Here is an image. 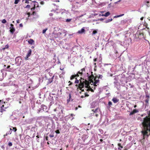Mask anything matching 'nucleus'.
<instances>
[{"mask_svg": "<svg viewBox=\"0 0 150 150\" xmlns=\"http://www.w3.org/2000/svg\"><path fill=\"white\" fill-rule=\"evenodd\" d=\"M85 31V29L83 28L81 30L78 31V33L79 34H81L84 32Z\"/></svg>", "mask_w": 150, "mask_h": 150, "instance_id": "obj_14", "label": "nucleus"}, {"mask_svg": "<svg viewBox=\"0 0 150 150\" xmlns=\"http://www.w3.org/2000/svg\"><path fill=\"white\" fill-rule=\"evenodd\" d=\"M76 80L75 82V83H79V80H78L76 78H75Z\"/></svg>", "mask_w": 150, "mask_h": 150, "instance_id": "obj_25", "label": "nucleus"}, {"mask_svg": "<svg viewBox=\"0 0 150 150\" xmlns=\"http://www.w3.org/2000/svg\"><path fill=\"white\" fill-rule=\"evenodd\" d=\"M91 74L89 76L88 73H87V76L88 80L86 79H84V78L85 77H81L79 80L80 83L79 84H76L75 86L77 87V89L79 88L80 90L81 89V88L84 87V86L88 89L86 90L87 91H90L92 92H94L93 89H92L91 87L89 86V84L91 82H93V79L94 78V75L93 74V72H91Z\"/></svg>", "mask_w": 150, "mask_h": 150, "instance_id": "obj_1", "label": "nucleus"}, {"mask_svg": "<svg viewBox=\"0 0 150 150\" xmlns=\"http://www.w3.org/2000/svg\"><path fill=\"white\" fill-rule=\"evenodd\" d=\"M136 107H137V105H134V108H136Z\"/></svg>", "mask_w": 150, "mask_h": 150, "instance_id": "obj_64", "label": "nucleus"}, {"mask_svg": "<svg viewBox=\"0 0 150 150\" xmlns=\"http://www.w3.org/2000/svg\"><path fill=\"white\" fill-rule=\"evenodd\" d=\"M10 28L11 29L10 30V32L11 33L13 34L15 30V29L14 28V27Z\"/></svg>", "mask_w": 150, "mask_h": 150, "instance_id": "obj_16", "label": "nucleus"}, {"mask_svg": "<svg viewBox=\"0 0 150 150\" xmlns=\"http://www.w3.org/2000/svg\"><path fill=\"white\" fill-rule=\"evenodd\" d=\"M117 145L118 146H119V147L122 146L121 144L120 143H118Z\"/></svg>", "mask_w": 150, "mask_h": 150, "instance_id": "obj_48", "label": "nucleus"}, {"mask_svg": "<svg viewBox=\"0 0 150 150\" xmlns=\"http://www.w3.org/2000/svg\"><path fill=\"white\" fill-rule=\"evenodd\" d=\"M75 78H76V77L75 76V75H72L71 76L70 79L71 80H72L74 78L75 79Z\"/></svg>", "mask_w": 150, "mask_h": 150, "instance_id": "obj_23", "label": "nucleus"}, {"mask_svg": "<svg viewBox=\"0 0 150 150\" xmlns=\"http://www.w3.org/2000/svg\"><path fill=\"white\" fill-rule=\"evenodd\" d=\"M40 4L41 5H43L44 4V2L43 1H42L40 2Z\"/></svg>", "mask_w": 150, "mask_h": 150, "instance_id": "obj_44", "label": "nucleus"}, {"mask_svg": "<svg viewBox=\"0 0 150 150\" xmlns=\"http://www.w3.org/2000/svg\"><path fill=\"white\" fill-rule=\"evenodd\" d=\"M142 124L144 126L147 127H149V129L147 128H146V130L142 131V133L144 136H148L147 131H149L150 132V117L148 116H146L145 117L144 119V121L143 122Z\"/></svg>", "mask_w": 150, "mask_h": 150, "instance_id": "obj_2", "label": "nucleus"}, {"mask_svg": "<svg viewBox=\"0 0 150 150\" xmlns=\"http://www.w3.org/2000/svg\"><path fill=\"white\" fill-rule=\"evenodd\" d=\"M93 82H91L93 83V84H91V85L92 86L93 85L94 86V87H93V86H90L91 87V88L92 89V88H93L94 90H95L96 89V87L97 86V85H96V84H95V83L93 82Z\"/></svg>", "mask_w": 150, "mask_h": 150, "instance_id": "obj_11", "label": "nucleus"}, {"mask_svg": "<svg viewBox=\"0 0 150 150\" xmlns=\"http://www.w3.org/2000/svg\"><path fill=\"white\" fill-rule=\"evenodd\" d=\"M112 20V18L111 19L107 20L104 21V22L105 23H107L111 21Z\"/></svg>", "mask_w": 150, "mask_h": 150, "instance_id": "obj_18", "label": "nucleus"}, {"mask_svg": "<svg viewBox=\"0 0 150 150\" xmlns=\"http://www.w3.org/2000/svg\"><path fill=\"white\" fill-rule=\"evenodd\" d=\"M8 47V45H6L5 46V47H4L2 48V50H5L6 49H7Z\"/></svg>", "mask_w": 150, "mask_h": 150, "instance_id": "obj_27", "label": "nucleus"}, {"mask_svg": "<svg viewBox=\"0 0 150 150\" xmlns=\"http://www.w3.org/2000/svg\"><path fill=\"white\" fill-rule=\"evenodd\" d=\"M6 103H7V102H2V103H4V104L0 108V112H2L4 111H5V109L8 107V106L4 107L5 105L4 104H5Z\"/></svg>", "mask_w": 150, "mask_h": 150, "instance_id": "obj_4", "label": "nucleus"}, {"mask_svg": "<svg viewBox=\"0 0 150 150\" xmlns=\"http://www.w3.org/2000/svg\"><path fill=\"white\" fill-rule=\"evenodd\" d=\"M28 42L29 44L32 45L34 42V40L33 39H30L28 41Z\"/></svg>", "mask_w": 150, "mask_h": 150, "instance_id": "obj_17", "label": "nucleus"}, {"mask_svg": "<svg viewBox=\"0 0 150 150\" xmlns=\"http://www.w3.org/2000/svg\"><path fill=\"white\" fill-rule=\"evenodd\" d=\"M30 6L29 5H27L25 7V8H30Z\"/></svg>", "mask_w": 150, "mask_h": 150, "instance_id": "obj_36", "label": "nucleus"}, {"mask_svg": "<svg viewBox=\"0 0 150 150\" xmlns=\"http://www.w3.org/2000/svg\"><path fill=\"white\" fill-rule=\"evenodd\" d=\"M20 1V0H15L14 4H18Z\"/></svg>", "mask_w": 150, "mask_h": 150, "instance_id": "obj_24", "label": "nucleus"}, {"mask_svg": "<svg viewBox=\"0 0 150 150\" xmlns=\"http://www.w3.org/2000/svg\"><path fill=\"white\" fill-rule=\"evenodd\" d=\"M88 137L87 136V135L86 134H83L82 137V140L84 141Z\"/></svg>", "mask_w": 150, "mask_h": 150, "instance_id": "obj_13", "label": "nucleus"}, {"mask_svg": "<svg viewBox=\"0 0 150 150\" xmlns=\"http://www.w3.org/2000/svg\"><path fill=\"white\" fill-rule=\"evenodd\" d=\"M41 108H42V110L43 111H44V109H45V108H46V106H45V105H41Z\"/></svg>", "mask_w": 150, "mask_h": 150, "instance_id": "obj_21", "label": "nucleus"}, {"mask_svg": "<svg viewBox=\"0 0 150 150\" xmlns=\"http://www.w3.org/2000/svg\"><path fill=\"white\" fill-rule=\"evenodd\" d=\"M133 112H134V113L138 112V111L136 109H134L133 110Z\"/></svg>", "mask_w": 150, "mask_h": 150, "instance_id": "obj_28", "label": "nucleus"}, {"mask_svg": "<svg viewBox=\"0 0 150 150\" xmlns=\"http://www.w3.org/2000/svg\"><path fill=\"white\" fill-rule=\"evenodd\" d=\"M93 61L94 62H96L97 61V58L94 59H93Z\"/></svg>", "mask_w": 150, "mask_h": 150, "instance_id": "obj_53", "label": "nucleus"}, {"mask_svg": "<svg viewBox=\"0 0 150 150\" xmlns=\"http://www.w3.org/2000/svg\"><path fill=\"white\" fill-rule=\"evenodd\" d=\"M55 132L57 134H59L60 132L59 130L57 129L55 131Z\"/></svg>", "mask_w": 150, "mask_h": 150, "instance_id": "obj_34", "label": "nucleus"}, {"mask_svg": "<svg viewBox=\"0 0 150 150\" xmlns=\"http://www.w3.org/2000/svg\"><path fill=\"white\" fill-rule=\"evenodd\" d=\"M49 136L50 137H54V135L52 134H50L49 135Z\"/></svg>", "mask_w": 150, "mask_h": 150, "instance_id": "obj_43", "label": "nucleus"}, {"mask_svg": "<svg viewBox=\"0 0 150 150\" xmlns=\"http://www.w3.org/2000/svg\"><path fill=\"white\" fill-rule=\"evenodd\" d=\"M16 22L17 23H19V20H16Z\"/></svg>", "mask_w": 150, "mask_h": 150, "instance_id": "obj_52", "label": "nucleus"}, {"mask_svg": "<svg viewBox=\"0 0 150 150\" xmlns=\"http://www.w3.org/2000/svg\"><path fill=\"white\" fill-rule=\"evenodd\" d=\"M8 145L9 146H11L12 145V143L11 142H10L8 143Z\"/></svg>", "mask_w": 150, "mask_h": 150, "instance_id": "obj_37", "label": "nucleus"}, {"mask_svg": "<svg viewBox=\"0 0 150 150\" xmlns=\"http://www.w3.org/2000/svg\"><path fill=\"white\" fill-rule=\"evenodd\" d=\"M10 25L11 26V28H12V27H14L13 25V24H11Z\"/></svg>", "mask_w": 150, "mask_h": 150, "instance_id": "obj_50", "label": "nucleus"}, {"mask_svg": "<svg viewBox=\"0 0 150 150\" xmlns=\"http://www.w3.org/2000/svg\"><path fill=\"white\" fill-rule=\"evenodd\" d=\"M32 50L31 49L29 50L27 54L25 57V59L26 60H28V58L30 56L31 54Z\"/></svg>", "mask_w": 150, "mask_h": 150, "instance_id": "obj_7", "label": "nucleus"}, {"mask_svg": "<svg viewBox=\"0 0 150 150\" xmlns=\"http://www.w3.org/2000/svg\"><path fill=\"white\" fill-rule=\"evenodd\" d=\"M87 1V0H82L83 2H86Z\"/></svg>", "mask_w": 150, "mask_h": 150, "instance_id": "obj_54", "label": "nucleus"}, {"mask_svg": "<svg viewBox=\"0 0 150 150\" xmlns=\"http://www.w3.org/2000/svg\"><path fill=\"white\" fill-rule=\"evenodd\" d=\"M71 21V19H67L66 20V22H69Z\"/></svg>", "mask_w": 150, "mask_h": 150, "instance_id": "obj_32", "label": "nucleus"}, {"mask_svg": "<svg viewBox=\"0 0 150 150\" xmlns=\"http://www.w3.org/2000/svg\"><path fill=\"white\" fill-rule=\"evenodd\" d=\"M124 15V14H121V15H119L115 16H114L113 18H118V17H119L123 16Z\"/></svg>", "mask_w": 150, "mask_h": 150, "instance_id": "obj_20", "label": "nucleus"}, {"mask_svg": "<svg viewBox=\"0 0 150 150\" xmlns=\"http://www.w3.org/2000/svg\"><path fill=\"white\" fill-rule=\"evenodd\" d=\"M134 114V112H133V111H131L129 113V115H133Z\"/></svg>", "mask_w": 150, "mask_h": 150, "instance_id": "obj_33", "label": "nucleus"}, {"mask_svg": "<svg viewBox=\"0 0 150 150\" xmlns=\"http://www.w3.org/2000/svg\"><path fill=\"white\" fill-rule=\"evenodd\" d=\"M13 130H14V131L15 132H16L17 130V128H16V127H13Z\"/></svg>", "mask_w": 150, "mask_h": 150, "instance_id": "obj_31", "label": "nucleus"}, {"mask_svg": "<svg viewBox=\"0 0 150 150\" xmlns=\"http://www.w3.org/2000/svg\"><path fill=\"white\" fill-rule=\"evenodd\" d=\"M98 114H96L95 115V116H96V117H97L98 116Z\"/></svg>", "mask_w": 150, "mask_h": 150, "instance_id": "obj_58", "label": "nucleus"}, {"mask_svg": "<svg viewBox=\"0 0 150 150\" xmlns=\"http://www.w3.org/2000/svg\"><path fill=\"white\" fill-rule=\"evenodd\" d=\"M110 15V12L109 11H108L106 13L104 14H103L102 15H101V16H104L105 17H107L109 16ZM100 16H101L100 14Z\"/></svg>", "mask_w": 150, "mask_h": 150, "instance_id": "obj_9", "label": "nucleus"}, {"mask_svg": "<svg viewBox=\"0 0 150 150\" xmlns=\"http://www.w3.org/2000/svg\"><path fill=\"white\" fill-rule=\"evenodd\" d=\"M36 137L38 138H39L40 137L38 135Z\"/></svg>", "mask_w": 150, "mask_h": 150, "instance_id": "obj_63", "label": "nucleus"}, {"mask_svg": "<svg viewBox=\"0 0 150 150\" xmlns=\"http://www.w3.org/2000/svg\"><path fill=\"white\" fill-rule=\"evenodd\" d=\"M54 77V76H53L52 77V78H51L50 79H49V83H50L52 82L53 79Z\"/></svg>", "mask_w": 150, "mask_h": 150, "instance_id": "obj_22", "label": "nucleus"}, {"mask_svg": "<svg viewBox=\"0 0 150 150\" xmlns=\"http://www.w3.org/2000/svg\"><path fill=\"white\" fill-rule=\"evenodd\" d=\"M8 134H9V133H8V132H7L4 135V136L5 137L6 136H7L8 135Z\"/></svg>", "mask_w": 150, "mask_h": 150, "instance_id": "obj_46", "label": "nucleus"}, {"mask_svg": "<svg viewBox=\"0 0 150 150\" xmlns=\"http://www.w3.org/2000/svg\"><path fill=\"white\" fill-rule=\"evenodd\" d=\"M69 83H70L69 84V86H70L72 84V83L70 81H69L68 82Z\"/></svg>", "mask_w": 150, "mask_h": 150, "instance_id": "obj_45", "label": "nucleus"}, {"mask_svg": "<svg viewBox=\"0 0 150 150\" xmlns=\"http://www.w3.org/2000/svg\"><path fill=\"white\" fill-rule=\"evenodd\" d=\"M74 115L73 114H71V116L72 117H73Z\"/></svg>", "mask_w": 150, "mask_h": 150, "instance_id": "obj_55", "label": "nucleus"}, {"mask_svg": "<svg viewBox=\"0 0 150 150\" xmlns=\"http://www.w3.org/2000/svg\"><path fill=\"white\" fill-rule=\"evenodd\" d=\"M80 90H81V92H83L84 91V89H82V88H81V89Z\"/></svg>", "mask_w": 150, "mask_h": 150, "instance_id": "obj_57", "label": "nucleus"}, {"mask_svg": "<svg viewBox=\"0 0 150 150\" xmlns=\"http://www.w3.org/2000/svg\"><path fill=\"white\" fill-rule=\"evenodd\" d=\"M33 7L31 8V10L32 11L34 10L36 8L38 7H39L38 3L36 1H33Z\"/></svg>", "mask_w": 150, "mask_h": 150, "instance_id": "obj_5", "label": "nucleus"}, {"mask_svg": "<svg viewBox=\"0 0 150 150\" xmlns=\"http://www.w3.org/2000/svg\"><path fill=\"white\" fill-rule=\"evenodd\" d=\"M52 10L51 11H56L58 9V7L54 4H53L52 6Z\"/></svg>", "mask_w": 150, "mask_h": 150, "instance_id": "obj_6", "label": "nucleus"}, {"mask_svg": "<svg viewBox=\"0 0 150 150\" xmlns=\"http://www.w3.org/2000/svg\"><path fill=\"white\" fill-rule=\"evenodd\" d=\"M112 100L114 103H116L119 101V100L116 98L114 97L113 98Z\"/></svg>", "mask_w": 150, "mask_h": 150, "instance_id": "obj_12", "label": "nucleus"}, {"mask_svg": "<svg viewBox=\"0 0 150 150\" xmlns=\"http://www.w3.org/2000/svg\"><path fill=\"white\" fill-rule=\"evenodd\" d=\"M98 108H97L96 109H93L92 110L93 112H97V111L98 110Z\"/></svg>", "mask_w": 150, "mask_h": 150, "instance_id": "obj_30", "label": "nucleus"}, {"mask_svg": "<svg viewBox=\"0 0 150 150\" xmlns=\"http://www.w3.org/2000/svg\"><path fill=\"white\" fill-rule=\"evenodd\" d=\"M97 33V31L96 30H94L93 31L92 33V35H94Z\"/></svg>", "mask_w": 150, "mask_h": 150, "instance_id": "obj_26", "label": "nucleus"}, {"mask_svg": "<svg viewBox=\"0 0 150 150\" xmlns=\"http://www.w3.org/2000/svg\"><path fill=\"white\" fill-rule=\"evenodd\" d=\"M10 65H8L7 66V68H10Z\"/></svg>", "mask_w": 150, "mask_h": 150, "instance_id": "obj_56", "label": "nucleus"}, {"mask_svg": "<svg viewBox=\"0 0 150 150\" xmlns=\"http://www.w3.org/2000/svg\"><path fill=\"white\" fill-rule=\"evenodd\" d=\"M97 77V76L95 77L94 76V78L93 79V80H94L95 81L94 82L95 83V84H97L100 81L99 79H96Z\"/></svg>", "mask_w": 150, "mask_h": 150, "instance_id": "obj_8", "label": "nucleus"}, {"mask_svg": "<svg viewBox=\"0 0 150 150\" xmlns=\"http://www.w3.org/2000/svg\"><path fill=\"white\" fill-rule=\"evenodd\" d=\"M48 137L47 136H46L45 138L46 140L47 141L48 140Z\"/></svg>", "mask_w": 150, "mask_h": 150, "instance_id": "obj_51", "label": "nucleus"}, {"mask_svg": "<svg viewBox=\"0 0 150 150\" xmlns=\"http://www.w3.org/2000/svg\"><path fill=\"white\" fill-rule=\"evenodd\" d=\"M85 96L84 97H88L89 96V95L87 94V93H85Z\"/></svg>", "mask_w": 150, "mask_h": 150, "instance_id": "obj_35", "label": "nucleus"}, {"mask_svg": "<svg viewBox=\"0 0 150 150\" xmlns=\"http://www.w3.org/2000/svg\"><path fill=\"white\" fill-rule=\"evenodd\" d=\"M12 129L11 128H10V131L9 132V134H11L12 133Z\"/></svg>", "mask_w": 150, "mask_h": 150, "instance_id": "obj_40", "label": "nucleus"}, {"mask_svg": "<svg viewBox=\"0 0 150 150\" xmlns=\"http://www.w3.org/2000/svg\"><path fill=\"white\" fill-rule=\"evenodd\" d=\"M148 100H146L145 101V102H146V103H147V102H148Z\"/></svg>", "mask_w": 150, "mask_h": 150, "instance_id": "obj_62", "label": "nucleus"}, {"mask_svg": "<svg viewBox=\"0 0 150 150\" xmlns=\"http://www.w3.org/2000/svg\"><path fill=\"white\" fill-rule=\"evenodd\" d=\"M103 76L102 75H99V77H98V79H99V78H101Z\"/></svg>", "mask_w": 150, "mask_h": 150, "instance_id": "obj_42", "label": "nucleus"}, {"mask_svg": "<svg viewBox=\"0 0 150 150\" xmlns=\"http://www.w3.org/2000/svg\"><path fill=\"white\" fill-rule=\"evenodd\" d=\"M85 68H83L81 70L79 71L77 74H74L75 76L76 77L79 76V74H80V76H82V75L85 74Z\"/></svg>", "mask_w": 150, "mask_h": 150, "instance_id": "obj_3", "label": "nucleus"}, {"mask_svg": "<svg viewBox=\"0 0 150 150\" xmlns=\"http://www.w3.org/2000/svg\"><path fill=\"white\" fill-rule=\"evenodd\" d=\"M41 108H40L38 110L37 113H39L40 112V111H41Z\"/></svg>", "mask_w": 150, "mask_h": 150, "instance_id": "obj_39", "label": "nucleus"}, {"mask_svg": "<svg viewBox=\"0 0 150 150\" xmlns=\"http://www.w3.org/2000/svg\"><path fill=\"white\" fill-rule=\"evenodd\" d=\"M6 22V20L5 19H3L2 21V23H5Z\"/></svg>", "mask_w": 150, "mask_h": 150, "instance_id": "obj_29", "label": "nucleus"}, {"mask_svg": "<svg viewBox=\"0 0 150 150\" xmlns=\"http://www.w3.org/2000/svg\"><path fill=\"white\" fill-rule=\"evenodd\" d=\"M47 30V29H44L42 31V33H45Z\"/></svg>", "mask_w": 150, "mask_h": 150, "instance_id": "obj_38", "label": "nucleus"}, {"mask_svg": "<svg viewBox=\"0 0 150 150\" xmlns=\"http://www.w3.org/2000/svg\"><path fill=\"white\" fill-rule=\"evenodd\" d=\"M143 18H143V17H142L141 18V19H140L141 20H143Z\"/></svg>", "mask_w": 150, "mask_h": 150, "instance_id": "obj_60", "label": "nucleus"}, {"mask_svg": "<svg viewBox=\"0 0 150 150\" xmlns=\"http://www.w3.org/2000/svg\"><path fill=\"white\" fill-rule=\"evenodd\" d=\"M100 142H102L103 141V140L102 139H100Z\"/></svg>", "mask_w": 150, "mask_h": 150, "instance_id": "obj_61", "label": "nucleus"}, {"mask_svg": "<svg viewBox=\"0 0 150 150\" xmlns=\"http://www.w3.org/2000/svg\"><path fill=\"white\" fill-rule=\"evenodd\" d=\"M127 21L125 20H122L120 22V24L122 25H125L127 23Z\"/></svg>", "mask_w": 150, "mask_h": 150, "instance_id": "obj_10", "label": "nucleus"}, {"mask_svg": "<svg viewBox=\"0 0 150 150\" xmlns=\"http://www.w3.org/2000/svg\"><path fill=\"white\" fill-rule=\"evenodd\" d=\"M19 26L20 27H22L23 26V25L22 23H21L20 24Z\"/></svg>", "mask_w": 150, "mask_h": 150, "instance_id": "obj_47", "label": "nucleus"}, {"mask_svg": "<svg viewBox=\"0 0 150 150\" xmlns=\"http://www.w3.org/2000/svg\"><path fill=\"white\" fill-rule=\"evenodd\" d=\"M71 98V95L70 94H69V98L67 100V103H69V102L70 101Z\"/></svg>", "mask_w": 150, "mask_h": 150, "instance_id": "obj_19", "label": "nucleus"}, {"mask_svg": "<svg viewBox=\"0 0 150 150\" xmlns=\"http://www.w3.org/2000/svg\"><path fill=\"white\" fill-rule=\"evenodd\" d=\"M53 15V14L52 13H51L49 14V15L50 16H52Z\"/></svg>", "mask_w": 150, "mask_h": 150, "instance_id": "obj_49", "label": "nucleus"}, {"mask_svg": "<svg viewBox=\"0 0 150 150\" xmlns=\"http://www.w3.org/2000/svg\"><path fill=\"white\" fill-rule=\"evenodd\" d=\"M62 34V33L60 32H58L57 33H56L54 34L55 36H54V37L55 38H57L59 36H60Z\"/></svg>", "mask_w": 150, "mask_h": 150, "instance_id": "obj_15", "label": "nucleus"}, {"mask_svg": "<svg viewBox=\"0 0 150 150\" xmlns=\"http://www.w3.org/2000/svg\"><path fill=\"white\" fill-rule=\"evenodd\" d=\"M108 104L109 106H110L112 105V103L111 101H109L108 102Z\"/></svg>", "mask_w": 150, "mask_h": 150, "instance_id": "obj_41", "label": "nucleus"}, {"mask_svg": "<svg viewBox=\"0 0 150 150\" xmlns=\"http://www.w3.org/2000/svg\"><path fill=\"white\" fill-rule=\"evenodd\" d=\"M127 148H125L123 150H127Z\"/></svg>", "mask_w": 150, "mask_h": 150, "instance_id": "obj_59", "label": "nucleus"}]
</instances>
